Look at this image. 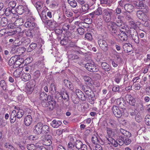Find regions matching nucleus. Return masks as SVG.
Here are the masks:
<instances>
[{"mask_svg":"<svg viewBox=\"0 0 150 150\" xmlns=\"http://www.w3.org/2000/svg\"><path fill=\"white\" fill-rule=\"evenodd\" d=\"M117 26L116 25L115 22H111L109 23L108 27L109 28L110 27V28H111L112 32V33H117Z\"/></svg>","mask_w":150,"mask_h":150,"instance_id":"24","label":"nucleus"},{"mask_svg":"<svg viewBox=\"0 0 150 150\" xmlns=\"http://www.w3.org/2000/svg\"><path fill=\"white\" fill-rule=\"evenodd\" d=\"M75 144L73 143L71 141L69 142L68 144L67 147L68 149H72L75 147Z\"/></svg>","mask_w":150,"mask_h":150,"instance_id":"63","label":"nucleus"},{"mask_svg":"<svg viewBox=\"0 0 150 150\" xmlns=\"http://www.w3.org/2000/svg\"><path fill=\"white\" fill-rule=\"evenodd\" d=\"M17 46L14 47V49L16 50V52L19 55L22 54L26 50V49L24 47H19L17 48Z\"/></svg>","mask_w":150,"mask_h":150,"instance_id":"25","label":"nucleus"},{"mask_svg":"<svg viewBox=\"0 0 150 150\" xmlns=\"http://www.w3.org/2000/svg\"><path fill=\"white\" fill-rule=\"evenodd\" d=\"M33 121L32 116L30 115H28L26 116L24 119V122L25 125L28 126L31 124Z\"/></svg>","mask_w":150,"mask_h":150,"instance_id":"19","label":"nucleus"},{"mask_svg":"<svg viewBox=\"0 0 150 150\" xmlns=\"http://www.w3.org/2000/svg\"><path fill=\"white\" fill-rule=\"evenodd\" d=\"M42 123L39 122L35 125L33 128L34 133L37 135H39L42 133Z\"/></svg>","mask_w":150,"mask_h":150,"instance_id":"10","label":"nucleus"},{"mask_svg":"<svg viewBox=\"0 0 150 150\" xmlns=\"http://www.w3.org/2000/svg\"><path fill=\"white\" fill-rule=\"evenodd\" d=\"M112 137H106V138L107 139V140L108 141V142H107L108 144H112V143H113V142H115L114 140L115 139L112 138Z\"/></svg>","mask_w":150,"mask_h":150,"instance_id":"58","label":"nucleus"},{"mask_svg":"<svg viewBox=\"0 0 150 150\" xmlns=\"http://www.w3.org/2000/svg\"><path fill=\"white\" fill-rule=\"evenodd\" d=\"M23 23V20L22 18H19L16 20L14 25L16 26H20L22 25Z\"/></svg>","mask_w":150,"mask_h":150,"instance_id":"37","label":"nucleus"},{"mask_svg":"<svg viewBox=\"0 0 150 150\" xmlns=\"http://www.w3.org/2000/svg\"><path fill=\"white\" fill-rule=\"evenodd\" d=\"M17 58L16 60V61L15 64L13 66L14 68H16L19 67L21 64L24 62V59L22 58H21L19 55H17Z\"/></svg>","mask_w":150,"mask_h":150,"instance_id":"18","label":"nucleus"},{"mask_svg":"<svg viewBox=\"0 0 150 150\" xmlns=\"http://www.w3.org/2000/svg\"><path fill=\"white\" fill-rule=\"evenodd\" d=\"M107 132L108 137H113L115 134V132L113 130L110 128H108Z\"/></svg>","mask_w":150,"mask_h":150,"instance_id":"43","label":"nucleus"},{"mask_svg":"<svg viewBox=\"0 0 150 150\" xmlns=\"http://www.w3.org/2000/svg\"><path fill=\"white\" fill-rule=\"evenodd\" d=\"M16 5V3L15 1H11L8 4V6L11 7L12 8H14Z\"/></svg>","mask_w":150,"mask_h":150,"instance_id":"64","label":"nucleus"},{"mask_svg":"<svg viewBox=\"0 0 150 150\" xmlns=\"http://www.w3.org/2000/svg\"><path fill=\"white\" fill-rule=\"evenodd\" d=\"M25 34L27 37L30 38H32L33 37V31L29 30L25 32Z\"/></svg>","mask_w":150,"mask_h":150,"instance_id":"56","label":"nucleus"},{"mask_svg":"<svg viewBox=\"0 0 150 150\" xmlns=\"http://www.w3.org/2000/svg\"><path fill=\"white\" fill-rule=\"evenodd\" d=\"M68 4L73 8H75L77 6L76 2L74 0H67Z\"/></svg>","mask_w":150,"mask_h":150,"instance_id":"42","label":"nucleus"},{"mask_svg":"<svg viewBox=\"0 0 150 150\" xmlns=\"http://www.w3.org/2000/svg\"><path fill=\"white\" fill-rule=\"evenodd\" d=\"M124 8L126 11L131 13L133 11L134 6L131 4H126L124 5Z\"/></svg>","mask_w":150,"mask_h":150,"instance_id":"22","label":"nucleus"},{"mask_svg":"<svg viewBox=\"0 0 150 150\" xmlns=\"http://www.w3.org/2000/svg\"><path fill=\"white\" fill-rule=\"evenodd\" d=\"M24 114L23 110L20 109L17 113V118L19 119L21 118Z\"/></svg>","mask_w":150,"mask_h":150,"instance_id":"49","label":"nucleus"},{"mask_svg":"<svg viewBox=\"0 0 150 150\" xmlns=\"http://www.w3.org/2000/svg\"><path fill=\"white\" fill-rule=\"evenodd\" d=\"M68 58L71 60H73L75 62H77L80 61V59L79 57L75 54H70L68 56Z\"/></svg>","mask_w":150,"mask_h":150,"instance_id":"23","label":"nucleus"},{"mask_svg":"<svg viewBox=\"0 0 150 150\" xmlns=\"http://www.w3.org/2000/svg\"><path fill=\"white\" fill-rule=\"evenodd\" d=\"M22 71L19 69H17L14 71L13 73V76L16 78H18L21 75Z\"/></svg>","mask_w":150,"mask_h":150,"instance_id":"45","label":"nucleus"},{"mask_svg":"<svg viewBox=\"0 0 150 150\" xmlns=\"http://www.w3.org/2000/svg\"><path fill=\"white\" fill-rule=\"evenodd\" d=\"M112 13V12L109 9H103V13L102 15L103 20L106 22L109 23L111 21V15Z\"/></svg>","mask_w":150,"mask_h":150,"instance_id":"3","label":"nucleus"},{"mask_svg":"<svg viewBox=\"0 0 150 150\" xmlns=\"http://www.w3.org/2000/svg\"><path fill=\"white\" fill-rule=\"evenodd\" d=\"M84 79L85 82H86V84L88 85L91 84V81L92 79L89 76H84Z\"/></svg>","mask_w":150,"mask_h":150,"instance_id":"47","label":"nucleus"},{"mask_svg":"<svg viewBox=\"0 0 150 150\" xmlns=\"http://www.w3.org/2000/svg\"><path fill=\"white\" fill-rule=\"evenodd\" d=\"M117 104L119 107L123 109H125L126 105L125 102L123 99H117Z\"/></svg>","mask_w":150,"mask_h":150,"instance_id":"17","label":"nucleus"},{"mask_svg":"<svg viewBox=\"0 0 150 150\" xmlns=\"http://www.w3.org/2000/svg\"><path fill=\"white\" fill-rule=\"evenodd\" d=\"M62 99H63L64 100H67L69 99V95L68 93L66 91L64 92L62 94Z\"/></svg>","mask_w":150,"mask_h":150,"instance_id":"55","label":"nucleus"},{"mask_svg":"<svg viewBox=\"0 0 150 150\" xmlns=\"http://www.w3.org/2000/svg\"><path fill=\"white\" fill-rule=\"evenodd\" d=\"M124 136H120L117 139V140L118 141L119 144L120 145H122L124 144Z\"/></svg>","mask_w":150,"mask_h":150,"instance_id":"48","label":"nucleus"},{"mask_svg":"<svg viewBox=\"0 0 150 150\" xmlns=\"http://www.w3.org/2000/svg\"><path fill=\"white\" fill-rule=\"evenodd\" d=\"M10 119L11 123H13L15 122L16 120V115L13 111L11 113Z\"/></svg>","mask_w":150,"mask_h":150,"instance_id":"38","label":"nucleus"},{"mask_svg":"<svg viewBox=\"0 0 150 150\" xmlns=\"http://www.w3.org/2000/svg\"><path fill=\"white\" fill-rule=\"evenodd\" d=\"M129 25L132 27V28L135 29L137 28V25L135 22L133 20H130L129 21Z\"/></svg>","mask_w":150,"mask_h":150,"instance_id":"60","label":"nucleus"},{"mask_svg":"<svg viewBox=\"0 0 150 150\" xmlns=\"http://www.w3.org/2000/svg\"><path fill=\"white\" fill-rule=\"evenodd\" d=\"M99 45L104 52H106L109 50V47L106 41L103 39H100L98 41Z\"/></svg>","mask_w":150,"mask_h":150,"instance_id":"6","label":"nucleus"},{"mask_svg":"<svg viewBox=\"0 0 150 150\" xmlns=\"http://www.w3.org/2000/svg\"><path fill=\"white\" fill-rule=\"evenodd\" d=\"M123 14L125 16V17L128 20L130 21L133 20V18L131 17V15L129 14H128L125 11L123 13Z\"/></svg>","mask_w":150,"mask_h":150,"instance_id":"53","label":"nucleus"},{"mask_svg":"<svg viewBox=\"0 0 150 150\" xmlns=\"http://www.w3.org/2000/svg\"><path fill=\"white\" fill-rule=\"evenodd\" d=\"M85 40H86L89 41H91L93 39L92 35L90 33H87L85 35Z\"/></svg>","mask_w":150,"mask_h":150,"instance_id":"51","label":"nucleus"},{"mask_svg":"<svg viewBox=\"0 0 150 150\" xmlns=\"http://www.w3.org/2000/svg\"><path fill=\"white\" fill-rule=\"evenodd\" d=\"M31 78L30 74L28 73H24L22 74L21 76L22 80L24 81H26L29 80Z\"/></svg>","mask_w":150,"mask_h":150,"instance_id":"27","label":"nucleus"},{"mask_svg":"<svg viewBox=\"0 0 150 150\" xmlns=\"http://www.w3.org/2000/svg\"><path fill=\"white\" fill-rule=\"evenodd\" d=\"M89 90L85 93L86 95L87 96L86 97L87 98H88L89 102L91 104H93L94 102V98L95 97V94L91 89H89Z\"/></svg>","mask_w":150,"mask_h":150,"instance_id":"9","label":"nucleus"},{"mask_svg":"<svg viewBox=\"0 0 150 150\" xmlns=\"http://www.w3.org/2000/svg\"><path fill=\"white\" fill-rule=\"evenodd\" d=\"M134 4L135 6L139 7V8L141 9L144 12L146 13L149 11L148 7L142 1H135Z\"/></svg>","mask_w":150,"mask_h":150,"instance_id":"8","label":"nucleus"},{"mask_svg":"<svg viewBox=\"0 0 150 150\" xmlns=\"http://www.w3.org/2000/svg\"><path fill=\"white\" fill-rule=\"evenodd\" d=\"M129 138L125 137L124 138V144L126 145H129L131 143L132 140L131 139Z\"/></svg>","mask_w":150,"mask_h":150,"instance_id":"54","label":"nucleus"},{"mask_svg":"<svg viewBox=\"0 0 150 150\" xmlns=\"http://www.w3.org/2000/svg\"><path fill=\"white\" fill-rule=\"evenodd\" d=\"M0 85L3 90L6 91L8 90L7 85L6 83L4 80H1L0 82Z\"/></svg>","mask_w":150,"mask_h":150,"instance_id":"34","label":"nucleus"},{"mask_svg":"<svg viewBox=\"0 0 150 150\" xmlns=\"http://www.w3.org/2000/svg\"><path fill=\"white\" fill-rule=\"evenodd\" d=\"M75 146L76 148L78 149H81V150L83 149L84 146H87L85 144H83L82 142L80 140H76L75 142Z\"/></svg>","mask_w":150,"mask_h":150,"instance_id":"21","label":"nucleus"},{"mask_svg":"<svg viewBox=\"0 0 150 150\" xmlns=\"http://www.w3.org/2000/svg\"><path fill=\"white\" fill-rule=\"evenodd\" d=\"M129 32H122L118 35V36L120 40L122 41H126L128 39V35Z\"/></svg>","mask_w":150,"mask_h":150,"instance_id":"20","label":"nucleus"},{"mask_svg":"<svg viewBox=\"0 0 150 150\" xmlns=\"http://www.w3.org/2000/svg\"><path fill=\"white\" fill-rule=\"evenodd\" d=\"M37 46V44L35 43H32L29 46L27 49V51L30 52L35 49Z\"/></svg>","mask_w":150,"mask_h":150,"instance_id":"40","label":"nucleus"},{"mask_svg":"<svg viewBox=\"0 0 150 150\" xmlns=\"http://www.w3.org/2000/svg\"><path fill=\"white\" fill-rule=\"evenodd\" d=\"M101 66L102 70L106 71H109L111 69V67L106 62H101Z\"/></svg>","mask_w":150,"mask_h":150,"instance_id":"16","label":"nucleus"},{"mask_svg":"<svg viewBox=\"0 0 150 150\" xmlns=\"http://www.w3.org/2000/svg\"><path fill=\"white\" fill-rule=\"evenodd\" d=\"M69 48L71 49L74 52H78L79 47L77 46L76 44L71 42L69 45Z\"/></svg>","mask_w":150,"mask_h":150,"instance_id":"32","label":"nucleus"},{"mask_svg":"<svg viewBox=\"0 0 150 150\" xmlns=\"http://www.w3.org/2000/svg\"><path fill=\"white\" fill-rule=\"evenodd\" d=\"M42 143L44 145L48 146L51 144L52 142L50 139H42Z\"/></svg>","mask_w":150,"mask_h":150,"instance_id":"41","label":"nucleus"},{"mask_svg":"<svg viewBox=\"0 0 150 150\" xmlns=\"http://www.w3.org/2000/svg\"><path fill=\"white\" fill-rule=\"evenodd\" d=\"M122 48L126 52H130L132 50V45L130 44L125 43L122 45Z\"/></svg>","mask_w":150,"mask_h":150,"instance_id":"15","label":"nucleus"},{"mask_svg":"<svg viewBox=\"0 0 150 150\" xmlns=\"http://www.w3.org/2000/svg\"><path fill=\"white\" fill-rule=\"evenodd\" d=\"M62 122L60 121L57 120H53L51 123L52 126L54 128H57L61 125Z\"/></svg>","mask_w":150,"mask_h":150,"instance_id":"29","label":"nucleus"},{"mask_svg":"<svg viewBox=\"0 0 150 150\" xmlns=\"http://www.w3.org/2000/svg\"><path fill=\"white\" fill-rule=\"evenodd\" d=\"M129 34V36H131L132 39L134 42L137 44H139V40L138 35L136 30L134 28H130L129 32H128Z\"/></svg>","mask_w":150,"mask_h":150,"instance_id":"4","label":"nucleus"},{"mask_svg":"<svg viewBox=\"0 0 150 150\" xmlns=\"http://www.w3.org/2000/svg\"><path fill=\"white\" fill-rule=\"evenodd\" d=\"M47 101L45 100L42 101L41 103L42 106L44 107L47 108V109L49 111L52 110L55 107V101L53 99L51 96L47 95Z\"/></svg>","mask_w":150,"mask_h":150,"instance_id":"1","label":"nucleus"},{"mask_svg":"<svg viewBox=\"0 0 150 150\" xmlns=\"http://www.w3.org/2000/svg\"><path fill=\"white\" fill-rule=\"evenodd\" d=\"M81 8L83 12H86L89 9V6L88 4H84L82 6Z\"/></svg>","mask_w":150,"mask_h":150,"instance_id":"59","label":"nucleus"},{"mask_svg":"<svg viewBox=\"0 0 150 150\" xmlns=\"http://www.w3.org/2000/svg\"><path fill=\"white\" fill-rule=\"evenodd\" d=\"M63 82L64 85L66 87L69 89H71V90L72 89L73 85L70 81H69L68 80L64 79V80Z\"/></svg>","mask_w":150,"mask_h":150,"instance_id":"30","label":"nucleus"},{"mask_svg":"<svg viewBox=\"0 0 150 150\" xmlns=\"http://www.w3.org/2000/svg\"><path fill=\"white\" fill-rule=\"evenodd\" d=\"M40 75L41 73L40 71L38 70L36 71L33 74L34 78V79H37L39 78Z\"/></svg>","mask_w":150,"mask_h":150,"instance_id":"52","label":"nucleus"},{"mask_svg":"<svg viewBox=\"0 0 150 150\" xmlns=\"http://www.w3.org/2000/svg\"><path fill=\"white\" fill-rule=\"evenodd\" d=\"M86 68L91 72H96L98 71L99 69L94 63H87L85 65Z\"/></svg>","mask_w":150,"mask_h":150,"instance_id":"7","label":"nucleus"},{"mask_svg":"<svg viewBox=\"0 0 150 150\" xmlns=\"http://www.w3.org/2000/svg\"><path fill=\"white\" fill-rule=\"evenodd\" d=\"M35 18L32 16L28 17L26 20V21L24 24V25L26 28H30L31 29H33L37 25L36 24L35 22Z\"/></svg>","mask_w":150,"mask_h":150,"instance_id":"2","label":"nucleus"},{"mask_svg":"<svg viewBox=\"0 0 150 150\" xmlns=\"http://www.w3.org/2000/svg\"><path fill=\"white\" fill-rule=\"evenodd\" d=\"M115 23L117 26L120 27L122 25L123 21L122 20L117 19L116 20Z\"/></svg>","mask_w":150,"mask_h":150,"instance_id":"62","label":"nucleus"},{"mask_svg":"<svg viewBox=\"0 0 150 150\" xmlns=\"http://www.w3.org/2000/svg\"><path fill=\"white\" fill-rule=\"evenodd\" d=\"M56 19L58 22H60L61 21V23H63V21L64 19H65L67 22L68 21L70 23L71 22L70 19L68 18H66L64 15L59 14L56 16Z\"/></svg>","mask_w":150,"mask_h":150,"instance_id":"14","label":"nucleus"},{"mask_svg":"<svg viewBox=\"0 0 150 150\" xmlns=\"http://www.w3.org/2000/svg\"><path fill=\"white\" fill-rule=\"evenodd\" d=\"M125 99L131 105L134 106L136 103L135 99L131 95L127 94L125 96Z\"/></svg>","mask_w":150,"mask_h":150,"instance_id":"12","label":"nucleus"},{"mask_svg":"<svg viewBox=\"0 0 150 150\" xmlns=\"http://www.w3.org/2000/svg\"><path fill=\"white\" fill-rule=\"evenodd\" d=\"M42 133L47 134L49 133L50 132L49 127L47 125H43V124H42Z\"/></svg>","mask_w":150,"mask_h":150,"instance_id":"31","label":"nucleus"},{"mask_svg":"<svg viewBox=\"0 0 150 150\" xmlns=\"http://www.w3.org/2000/svg\"><path fill=\"white\" fill-rule=\"evenodd\" d=\"M112 110L114 115L117 118H120L122 115L121 111L117 106H113Z\"/></svg>","mask_w":150,"mask_h":150,"instance_id":"11","label":"nucleus"},{"mask_svg":"<svg viewBox=\"0 0 150 150\" xmlns=\"http://www.w3.org/2000/svg\"><path fill=\"white\" fill-rule=\"evenodd\" d=\"M145 121L146 124L148 125H150V115H147L145 118Z\"/></svg>","mask_w":150,"mask_h":150,"instance_id":"57","label":"nucleus"},{"mask_svg":"<svg viewBox=\"0 0 150 150\" xmlns=\"http://www.w3.org/2000/svg\"><path fill=\"white\" fill-rule=\"evenodd\" d=\"M4 11H5V13L6 16H8L12 13L11 9L10 8H7L6 9L5 8L3 9Z\"/></svg>","mask_w":150,"mask_h":150,"instance_id":"50","label":"nucleus"},{"mask_svg":"<svg viewBox=\"0 0 150 150\" xmlns=\"http://www.w3.org/2000/svg\"><path fill=\"white\" fill-rule=\"evenodd\" d=\"M17 55H15L9 59L8 62V64L10 66H13H13L15 64L16 61V60L17 59Z\"/></svg>","mask_w":150,"mask_h":150,"instance_id":"28","label":"nucleus"},{"mask_svg":"<svg viewBox=\"0 0 150 150\" xmlns=\"http://www.w3.org/2000/svg\"><path fill=\"white\" fill-rule=\"evenodd\" d=\"M72 100L75 104H78L79 101V99L77 97L75 94H73L71 97Z\"/></svg>","mask_w":150,"mask_h":150,"instance_id":"35","label":"nucleus"},{"mask_svg":"<svg viewBox=\"0 0 150 150\" xmlns=\"http://www.w3.org/2000/svg\"><path fill=\"white\" fill-rule=\"evenodd\" d=\"M95 15L98 16H100L103 15V10H102L101 7H98L95 11H94Z\"/></svg>","mask_w":150,"mask_h":150,"instance_id":"44","label":"nucleus"},{"mask_svg":"<svg viewBox=\"0 0 150 150\" xmlns=\"http://www.w3.org/2000/svg\"><path fill=\"white\" fill-rule=\"evenodd\" d=\"M30 42V40L29 38H23L22 40V44L25 46H27Z\"/></svg>","mask_w":150,"mask_h":150,"instance_id":"36","label":"nucleus"},{"mask_svg":"<svg viewBox=\"0 0 150 150\" xmlns=\"http://www.w3.org/2000/svg\"><path fill=\"white\" fill-rule=\"evenodd\" d=\"M91 141L92 142L95 144L99 143L98 138L96 135H94L92 136L91 138Z\"/></svg>","mask_w":150,"mask_h":150,"instance_id":"46","label":"nucleus"},{"mask_svg":"<svg viewBox=\"0 0 150 150\" xmlns=\"http://www.w3.org/2000/svg\"><path fill=\"white\" fill-rule=\"evenodd\" d=\"M29 11V10L26 7L22 5H19L16 9V12L19 15H21L25 12Z\"/></svg>","mask_w":150,"mask_h":150,"instance_id":"13","label":"nucleus"},{"mask_svg":"<svg viewBox=\"0 0 150 150\" xmlns=\"http://www.w3.org/2000/svg\"><path fill=\"white\" fill-rule=\"evenodd\" d=\"M109 123L112 127H114L116 125V122L114 120L110 119L109 120Z\"/></svg>","mask_w":150,"mask_h":150,"instance_id":"61","label":"nucleus"},{"mask_svg":"<svg viewBox=\"0 0 150 150\" xmlns=\"http://www.w3.org/2000/svg\"><path fill=\"white\" fill-rule=\"evenodd\" d=\"M36 85V81L35 79H32L27 83V93L31 94L33 91Z\"/></svg>","mask_w":150,"mask_h":150,"instance_id":"5","label":"nucleus"},{"mask_svg":"<svg viewBox=\"0 0 150 150\" xmlns=\"http://www.w3.org/2000/svg\"><path fill=\"white\" fill-rule=\"evenodd\" d=\"M4 147L8 150H15V148L12 143L6 142L4 144Z\"/></svg>","mask_w":150,"mask_h":150,"instance_id":"26","label":"nucleus"},{"mask_svg":"<svg viewBox=\"0 0 150 150\" xmlns=\"http://www.w3.org/2000/svg\"><path fill=\"white\" fill-rule=\"evenodd\" d=\"M8 23V21L7 19L6 18L2 17L1 20L0 24L3 27H5L7 25Z\"/></svg>","mask_w":150,"mask_h":150,"instance_id":"33","label":"nucleus"},{"mask_svg":"<svg viewBox=\"0 0 150 150\" xmlns=\"http://www.w3.org/2000/svg\"><path fill=\"white\" fill-rule=\"evenodd\" d=\"M47 97V94H46L44 92H41L40 93V100H42V101H46Z\"/></svg>","mask_w":150,"mask_h":150,"instance_id":"39","label":"nucleus"}]
</instances>
